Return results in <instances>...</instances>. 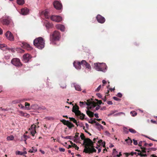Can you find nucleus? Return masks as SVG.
I'll return each mask as SVG.
<instances>
[{"label": "nucleus", "mask_w": 157, "mask_h": 157, "mask_svg": "<svg viewBox=\"0 0 157 157\" xmlns=\"http://www.w3.org/2000/svg\"><path fill=\"white\" fill-rule=\"evenodd\" d=\"M80 137L82 140H84L83 144L85 145V148L83 151L84 152L90 154L96 152V150L94 146L93 141L89 138H85L84 134L83 133H81Z\"/></svg>", "instance_id": "nucleus-1"}, {"label": "nucleus", "mask_w": 157, "mask_h": 157, "mask_svg": "<svg viewBox=\"0 0 157 157\" xmlns=\"http://www.w3.org/2000/svg\"><path fill=\"white\" fill-rule=\"evenodd\" d=\"M45 41L44 39L39 37L36 38L33 41L34 45L37 48L41 49L45 46Z\"/></svg>", "instance_id": "nucleus-2"}, {"label": "nucleus", "mask_w": 157, "mask_h": 157, "mask_svg": "<svg viewBox=\"0 0 157 157\" xmlns=\"http://www.w3.org/2000/svg\"><path fill=\"white\" fill-rule=\"evenodd\" d=\"M60 38V33L58 31L55 30L50 35V39L51 42L53 43L55 41L59 40Z\"/></svg>", "instance_id": "nucleus-3"}, {"label": "nucleus", "mask_w": 157, "mask_h": 157, "mask_svg": "<svg viewBox=\"0 0 157 157\" xmlns=\"http://www.w3.org/2000/svg\"><path fill=\"white\" fill-rule=\"evenodd\" d=\"M94 68L98 71H103L106 69L107 66L105 63H94Z\"/></svg>", "instance_id": "nucleus-4"}, {"label": "nucleus", "mask_w": 157, "mask_h": 157, "mask_svg": "<svg viewBox=\"0 0 157 157\" xmlns=\"http://www.w3.org/2000/svg\"><path fill=\"white\" fill-rule=\"evenodd\" d=\"M11 63L16 67H20L22 65V64L20 62L19 59L17 58L13 59L11 61Z\"/></svg>", "instance_id": "nucleus-5"}, {"label": "nucleus", "mask_w": 157, "mask_h": 157, "mask_svg": "<svg viewBox=\"0 0 157 157\" xmlns=\"http://www.w3.org/2000/svg\"><path fill=\"white\" fill-rule=\"evenodd\" d=\"M50 19L52 21L58 22L61 21L62 20V18L61 17L57 15H52Z\"/></svg>", "instance_id": "nucleus-6"}, {"label": "nucleus", "mask_w": 157, "mask_h": 157, "mask_svg": "<svg viewBox=\"0 0 157 157\" xmlns=\"http://www.w3.org/2000/svg\"><path fill=\"white\" fill-rule=\"evenodd\" d=\"M54 7L57 10H60L62 7V4L59 1H56L53 2Z\"/></svg>", "instance_id": "nucleus-7"}, {"label": "nucleus", "mask_w": 157, "mask_h": 157, "mask_svg": "<svg viewBox=\"0 0 157 157\" xmlns=\"http://www.w3.org/2000/svg\"><path fill=\"white\" fill-rule=\"evenodd\" d=\"M79 107L76 105L74 106L72 108V111L75 113V115L80 114V111L79 110Z\"/></svg>", "instance_id": "nucleus-8"}, {"label": "nucleus", "mask_w": 157, "mask_h": 157, "mask_svg": "<svg viewBox=\"0 0 157 157\" xmlns=\"http://www.w3.org/2000/svg\"><path fill=\"white\" fill-rule=\"evenodd\" d=\"M5 36L8 40L10 41L13 40L14 37L12 34L9 31H7L5 33Z\"/></svg>", "instance_id": "nucleus-9"}, {"label": "nucleus", "mask_w": 157, "mask_h": 157, "mask_svg": "<svg viewBox=\"0 0 157 157\" xmlns=\"http://www.w3.org/2000/svg\"><path fill=\"white\" fill-rule=\"evenodd\" d=\"M96 19L98 22L101 23H103L105 21V19L100 14H98L96 17Z\"/></svg>", "instance_id": "nucleus-10"}, {"label": "nucleus", "mask_w": 157, "mask_h": 157, "mask_svg": "<svg viewBox=\"0 0 157 157\" xmlns=\"http://www.w3.org/2000/svg\"><path fill=\"white\" fill-rule=\"evenodd\" d=\"M29 60V54L26 53L23 56L22 61L25 63H27Z\"/></svg>", "instance_id": "nucleus-11"}, {"label": "nucleus", "mask_w": 157, "mask_h": 157, "mask_svg": "<svg viewBox=\"0 0 157 157\" xmlns=\"http://www.w3.org/2000/svg\"><path fill=\"white\" fill-rule=\"evenodd\" d=\"M36 125L34 124L32 125L30 128V132L32 135L34 137L35 134L36 133Z\"/></svg>", "instance_id": "nucleus-12"}, {"label": "nucleus", "mask_w": 157, "mask_h": 157, "mask_svg": "<svg viewBox=\"0 0 157 157\" xmlns=\"http://www.w3.org/2000/svg\"><path fill=\"white\" fill-rule=\"evenodd\" d=\"M81 62L75 61L73 63L74 66L77 69H81Z\"/></svg>", "instance_id": "nucleus-13"}, {"label": "nucleus", "mask_w": 157, "mask_h": 157, "mask_svg": "<svg viewBox=\"0 0 157 157\" xmlns=\"http://www.w3.org/2000/svg\"><path fill=\"white\" fill-rule=\"evenodd\" d=\"M82 64V65H85L86 67V68H88L90 70H91V68L90 64L87 62L86 60H82L81 61Z\"/></svg>", "instance_id": "nucleus-14"}, {"label": "nucleus", "mask_w": 157, "mask_h": 157, "mask_svg": "<svg viewBox=\"0 0 157 157\" xmlns=\"http://www.w3.org/2000/svg\"><path fill=\"white\" fill-rule=\"evenodd\" d=\"M1 22L3 25H8L10 22V20L8 18L4 19L2 20Z\"/></svg>", "instance_id": "nucleus-15"}, {"label": "nucleus", "mask_w": 157, "mask_h": 157, "mask_svg": "<svg viewBox=\"0 0 157 157\" xmlns=\"http://www.w3.org/2000/svg\"><path fill=\"white\" fill-rule=\"evenodd\" d=\"M56 28L62 31H64L65 30L64 26L61 24H57L56 25Z\"/></svg>", "instance_id": "nucleus-16"}, {"label": "nucleus", "mask_w": 157, "mask_h": 157, "mask_svg": "<svg viewBox=\"0 0 157 157\" xmlns=\"http://www.w3.org/2000/svg\"><path fill=\"white\" fill-rule=\"evenodd\" d=\"M23 48L26 49L28 50H29V44L25 42H23L21 45Z\"/></svg>", "instance_id": "nucleus-17"}, {"label": "nucleus", "mask_w": 157, "mask_h": 157, "mask_svg": "<svg viewBox=\"0 0 157 157\" xmlns=\"http://www.w3.org/2000/svg\"><path fill=\"white\" fill-rule=\"evenodd\" d=\"M29 12V9L24 8L21 9V13L23 15H26Z\"/></svg>", "instance_id": "nucleus-18"}, {"label": "nucleus", "mask_w": 157, "mask_h": 157, "mask_svg": "<svg viewBox=\"0 0 157 157\" xmlns=\"http://www.w3.org/2000/svg\"><path fill=\"white\" fill-rule=\"evenodd\" d=\"M135 151L139 152L137 153V155H140L141 157H146L147 156L146 154H143L141 153V151L140 150L136 149Z\"/></svg>", "instance_id": "nucleus-19"}, {"label": "nucleus", "mask_w": 157, "mask_h": 157, "mask_svg": "<svg viewBox=\"0 0 157 157\" xmlns=\"http://www.w3.org/2000/svg\"><path fill=\"white\" fill-rule=\"evenodd\" d=\"M39 109V106L36 104H34L31 106L30 110H36Z\"/></svg>", "instance_id": "nucleus-20"}, {"label": "nucleus", "mask_w": 157, "mask_h": 157, "mask_svg": "<svg viewBox=\"0 0 157 157\" xmlns=\"http://www.w3.org/2000/svg\"><path fill=\"white\" fill-rule=\"evenodd\" d=\"M79 133L76 132L75 134V136L74 137H73L74 139V141L75 142H76L79 139V138L78 137Z\"/></svg>", "instance_id": "nucleus-21"}, {"label": "nucleus", "mask_w": 157, "mask_h": 157, "mask_svg": "<svg viewBox=\"0 0 157 157\" xmlns=\"http://www.w3.org/2000/svg\"><path fill=\"white\" fill-rule=\"evenodd\" d=\"M19 107H20V106H21V108H25V109H29V107H26V106H29V104L27 102H25V107H24L23 105L21 104H20V105H19Z\"/></svg>", "instance_id": "nucleus-22"}, {"label": "nucleus", "mask_w": 157, "mask_h": 157, "mask_svg": "<svg viewBox=\"0 0 157 157\" xmlns=\"http://www.w3.org/2000/svg\"><path fill=\"white\" fill-rule=\"evenodd\" d=\"M86 113L87 115L90 117H94V113L90 111H87Z\"/></svg>", "instance_id": "nucleus-23"}, {"label": "nucleus", "mask_w": 157, "mask_h": 157, "mask_svg": "<svg viewBox=\"0 0 157 157\" xmlns=\"http://www.w3.org/2000/svg\"><path fill=\"white\" fill-rule=\"evenodd\" d=\"M26 154L27 152L26 151L21 152L20 151H17L16 152V155H22L24 154Z\"/></svg>", "instance_id": "nucleus-24"}, {"label": "nucleus", "mask_w": 157, "mask_h": 157, "mask_svg": "<svg viewBox=\"0 0 157 157\" xmlns=\"http://www.w3.org/2000/svg\"><path fill=\"white\" fill-rule=\"evenodd\" d=\"M45 26L47 29L52 28L53 27V25L52 24L48 22L46 23L45 24Z\"/></svg>", "instance_id": "nucleus-25"}, {"label": "nucleus", "mask_w": 157, "mask_h": 157, "mask_svg": "<svg viewBox=\"0 0 157 157\" xmlns=\"http://www.w3.org/2000/svg\"><path fill=\"white\" fill-rule=\"evenodd\" d=\"M70 129L72 127H74V125L70 121H68V123L66 125Z\"/></svg>", "instance_id": "nucleus-26"}, {"label": "nucleus", "mask_w": 157, "mask_h": 157, "mask_svg": "<svg viewBox=\"0 0 157 157\" xmlns=\"http://www.w3.org/2000/svg\"><path fill=\"white\" fill-rule=\"evenodd\" d=\"M125 141L127 142L128 145H130L132 143V141L129 137H128V139L125 140Z\"/></svg>", "instance_id": "nucleus-27"}, {"label": "nucleus", "mask_w": 157, "mask_h": 157, "mask_svg": "<svg viewBox=\"0 0 157 157\" xmlns=\"http://www.w3.org/2000/svg\"><path fill=\"white\" fill-rule=\"evenodd\" d=\"M17 4L20 5H22L25 3L24 0H17Z\"/></svg>", "instance_id": "nucleus-28"}, {"label": "nucleus", "mask_w": 157, "mask_h": 157, "mask_svg": "<svg viewBox=\"0 0 157 157\" xmlns=\"http://www.w3.org/2000/svg\"><path fill=\"white\" fill-rule=\"evenodd\" d=\"M77 116H79L80 119L81 120H83L84 119V117H85V115L83 114V113H81L80 112V114H77L76 115Z\"/></svg>", "instance_id": "nucleus-29"}, {"label": "nucleus", "mask_w": 157, "mask_h": 157, "mask_svg": "<svg viewBox=\"0 0 157 157\" xmlns=\"http://www.w3.org/2000/svg\"><path fill=\"white\" fill-rule=\"evenodd\" d=\"M74 87H75V89L77 91H80L81 90L80 86L78 85H75Z\"/></svg>", "instance_id": "nucleus-30"}, {"label": "nucleus", "mask_w": 157, "mask_h": 157, "mask_svg": "<svg viewBox=\"0 0 157 157\" xmlns=\"http://www.w3.org/2000/svg\"><path fill=\"white\" fill-rule=\"evenodd\" d=\"M77 126H79L81 127H83V129L84 130H85V127L84 126V125L82 123H79L78 122H77V123L76 124Z\"/></svg>", "instance_id": "nucleus-31"}, {"label": "nucleus", "mask_w": 157, "mask_h": 157, "mask_svg": "<svg viewBox=\"0 0 157 157\" xmlns=\"http://www.w3.org/2000/svg\"><path fill=\"white\" fill-rule=\"evenodd\" d=\"M16 50L18 52H20L21 53L24 52V50L23 49H21L20 48H17L16 49Z\"/></svg>", "instance_id": "nucleus-32"}, {"label": "nucleus", "mask_w": 157, "mask_h": 157, "mask_svg": "<svg viewBox=\"0 0 157 157\" xmlns=\"http://www.w3.org/2000/svg\"><path fill=\"white\" fill-rule=\"evenodd\" d=\"M14 138V136L13 135H10V136L7 137V140H12Z\"/></svg>", "instance_id": "nucleus-33"}, {"label": "nucleus", "mask_w": 157, "mask_h": 157, "mask_svg": "<svg viewBox=\"0 0 157 157\" xmlns=\"http://www.w3.org/2000/svg\"><path fill=\"white\" fill-rule=\"evenodd\" d=\"M69 118L70 119V120L71 121H72L73 123H75L76 124L77 123V121L75 119V118L73 117H69Z\"/></svg>", "instance_id": "nucleus-34"}, {"label": "nucleus", "mask_w": 157, "mask_h": 157, "mask_svg": "<svg viewBox=\"0 0 157 157\" xmlns=\"http://www.w3.org/2000/svg\"><path fill=\"white\" fill-rule=\"evenodd\" d=\"M37 151V149L36 148L32 147V149H30V153H33L36 152Z\"/></svg>", "instance_id": "nucleus-35"}, {"label": "nucleus", "mask_w": 157, "mask_h": 157, "mask_svg": "<svg viewBox=\"0 0 157 157\" xmlns=\"http://www.w3.org/2000/svg\"><path fill=\"white\" fill-rule=\"evenodd\" d=\"M19 113L21 114V115L23 116L26 117L28 115L25 113H24L22 111H20Z\"/></svg>", "instance_id": "nucleus-36"}, {"label": "nucleus", "mask_w": 157, "mask_h": 157, "mask_svg": "<svg viewBox=\"0 0 157 157\" xmlns=\"http://www.w3.org/2000/svg\"><path fill=\"white\" fill-rule=\"evenodd\" d=\"M61 121L65 125H67V124L68 123L69 121H66L64 119H63Z\"/></svg>", "instance_id": "nucleus-37"}, {"label": "nucleus", "mask_w": 157, "mask_h": 157, "mask_svg": "<svg viewBox=\"0 0 157 157\" xmlns=\"http://www.w3.org/2000/svg\"><path fill=\"white\" fill-rule=\"evenodd\" d=\"M62 137L65 139H68L70 140L73 139L72 137L69 136H67L66 137L62 136Z\"/></svg>", "instance_id": "nucleus-38"}, {"label": "nucleus", "mask_w": 157, "mask_h": 157, "mask_svg": "<svg viewBox=\"0 0 157 157\" xmlns=\"http://www.w3.org/2000/svg\"><path fill=\"white\" fill-rule=\"evenodd\" d=\"M60 86L62 88H66V83H64V82H61V83L60 84Z\"/></svg>", "instance_id": "nucleus-39"}, {"label": "nucleus", "mask_w": 157, "mask_h": 157, "mask_svg": "<svg viewBox=\"0 0 157 157\" xmlns=\"http://www.w3.org/2000/svg\"><path fill=\"white\" fill-rule=\"evenodd\" d=\"M129 131L132 133H136V132L135 130L132 128H129Z\"/></svg>", "instance_id": "nucleus-40"}, {"label": "nucleus", "mask_w": 157, "mask_h": 157, "mask_svg": "<svg viewBox=\"0 0 157 157\" xmlns=\"http://www.w3.org/2000/svg\"><path fill=\"white\" fill-rule=\"evenodd\" d=\"M20 101L19 100H15L12 101V103L13 104H17L19 103L20 102Z\"/></svg>", "instance_id": "nucleus-41"}, {"label": "nucleus", "mask_w": 157, "mask_h": 157, "mask_svg": "<svg viewBox=\"0 0 157 157\" xmlns=\"http://www.w3.org/2000/svg\"><path fill=\"white\" fill-rule=\"evenodd\" d=\"M130 113L132 114V116L133 117H134L136 116L137 114V113L136 112H135V111H131L130 112Z\"/></svg>", "instance_id": "nucleus-42"}, {"label": "nucleus", "mask_w": 157, "mask_h": 157, "mask_svg": "<svg viewBox=\"0 0 157 157\" xmlns=\"http://www.w3.org/2000/svg\"><path fill=\"white\" fill-rule=\"evenodd\" d=\"M141 148L142 149L141 152L143 153H145L146 152L147 149L145 147H141Z\"/></svg>", "instance_id": "nucleus-43"}, {"label": "nucleus", "mask_w": 157, "mask_h": 157, "mask_svg": "<svg viewBox=\"0 0 157 157\" xmlns=\"http://www.w3.org/2000/svg\"><path fill=\"white\" fill-rule=\"evenodd\" d=\"M97 128L99 130H101V129H103V126L101 125V124L99 126H98V127H97Z\"/></svg>", "instance_id": "nucleus-44"}, {"label": "nucleus", "mask_w": 157, "mask_h": 157, "mask_svg": "<svg viewBox=\"0 0 157 157\" xmlns=\"http://www.w3.org/2000/svg\"><path fill=\"white\" fill-rule=\"evenodd\" d=\"M124 113L123 112H120L117 113H116L114 115L115 116H120L121 114H124Z\"/></svg>", "instance_id": "nucleus-45"}, {"label": "nucleus", "mask_w": 157, "mask_h": 157, "mask_svg": "<svg viewBox=\"0 0 157 157\" xmlns=\"http://www.w3.org/2000/svg\"><path fill=\"white\" fill-rule=\"evenodd\" d=\"M6 48L8 50H10L12 52H15L14 49L12 48Z\"/></svg>", "instance_id": "nucleus-46"}, {"label": "nucleus", "mask_w": 157, "mask_h": 157, "mask_svg": "<svg viewBox=\"0 0 157 157\" xmlns=\"http://www.w3.org/2000/svg\"><path fill=\"white\" fill-rule=\"evenodd\" d=\"M79 103H80V104H79L80 106L81 107H82L83 106V105L86 104V101H84V102L80 101Z\"/></svg>", "instance_id": "nucleus-47"}, {"label": "nucleus", "mask_w": 157, "mask_h": 157, "mask_svg": "<svg viewBox=\"0 0 157 157\" xmlns=\"http://www.w3.org/2000/svg\"><path fill=\"white\" fill-rule=\"evenodd\" d=\"M44 15L46 18L48 19L49 18V16L48 14V12L47 11H45L44 13Z\"/></svg>", "instance_id": "nucleus-48"}, {"label": "nucleus", "mask_w": 157, "mask_h": 157, "mask_svg": "<svg viewBox=\"0 0 157 157\" xmlns=\"http://www.w3.org/2000/svg\"><path fill=\"white\" fill-rule=\"evenodd\" d=\"M92 103L91 102L89 101L88 100H87V102H86V104L87 106H90Z\"/></svg>", "instance_id": "nucleus-49"}, {"label": "nucleus", "mask_w": 157, "mask_h": 157, "mask_svg": "<svg viewBox=\"0 0 157 157\" xmlns=\"http://www.w3.org/2000/svg\"><path fill=\"white\" fill-rule=\"evenodd\" d=\"M27 137L28 138V137L27 136H26L25 135H24L23 136H22L21 137V139H22L23 138H24L25 139L24 140L25 141L26 139L27 138Z\"/></svg>", "instance_id": "nucleus-50"}, {"label": "nucleus", "mask_w": 157, "mask_h": 157, "mask_svg": "<svg viewBox=\"0 0 157 157\" xmlns=\"http://www.w3.org/2000/svg\"><path fill=\"white\" fill-rule=\"evenodd\" d=\"M91 121H89L88 122L89 123H90L91 124H93L94 123H96V121L94 120H90Z\"/></svg>", "instance_id": "nucleus-51"}, {"label": "nucleus", "mask_w": 157, "mask_h": 157, "mask_svg": "<svg viewBox=\"0 0 157 157\" xmlns=\"http://www.w3.org/2000/svg\"><path fill=\"white\" fill-rule=\"evenodd\" d=\"M113 98L116 101H120L121 100V99L118 98L116 97H114Z\"/></svg>", "instance_id": "nucleus-52"}, {"label": "nucleus", "mask_w": 157, "mask_h": 157, "mask_svg": "<svg viewBox=\"0 0 157 157\" xmlns=\"http://www.w3.org/2000/svg\"><path fill=\"white\" fill-rule=\"evenodd\" d=\"M118 153V152L117 151H116V149H113V155H114V154H117Z\"/></svg>", "instance_id": "nucleus-53"}, {"label": "nucleus", "mask_w": 157, "mask_h": 157, "mask_svg": "<svg viewBox=\"0 0 157 157\" xmlns=\"http://www.w3.org/2000/svg\"><path fill=\"white\" fill-rule=\"evenodd\" d=\"M117 96L119 98H121L122 97V95L121 93H118L117 94Z\"/></svg>", "instance_id": "nucleus-54"}, {"label": "nucleus", "mask_w": 157, "mask_h": 157, "mask_svg": "<svg viewBox=\"0 0 157 157\" xmlns=\"http://www.w3.org/2000/svg\"><path fill=\"white\" fill-rule=\"evenodd\" d=\"M101 85L99 86L96 89V90H95V91H97V92L99 91L101 89Z\"/></svg>", "instance_id": "nucleus-55"}, {"label": "nucleus", "mask_w": 157, "mask_h": 157, "mask_svg": "<svg viewBox=\"0 0 157 157\" xmlns=\"http://www.w3.org/2000/svg\"><path fill=\"white\" fill-rule=\"evenodd\" d=\"M59 150L60 151L62 152H64L65 151V149L62 148H59Z\"/></svg>", "instance_id": "nucleus-56"}, {"label": "nucleus", "mask_w": 157, "mask_h": 157, "mask_svg": "<svg viewBox=\"0 0 157 157\" xmlns=\"http://www.w3.org/2000/svg\"><path fill=\"white\" fill-rule=\"evenodd\" d=\"M117 112V110H114V111H112L109 115H112V114H114V113H115Z\"/></svg>", "instance_id": "nucleus-57"}, {"label": "nucleus", "mask_w": 157, "mask_h": 157, "mask_svg": "<svg viewBox=\"0 0 157 157\" xmlns=\"http://www.w3.org/2000/svg\"><path fill=\"white\" fill-rule=\"evenodd\" d=\"M133 144L135 145H137L138 144L137 141L134 139H133Z\"/></svg>", "instance_id": "nucleus-58"}, {"label": "nucleus", "mask_w": 157, "mask_h": 157, "mask_svg": "<svg viewBox=\"0 0 157 157\" xmlns=\"http://www.w3.org/2000/svg\"><path fill=\"white\" fill-rule=\"evenodd\" d=\"M98 143L99 144H100V145H101V144H103V141L102 140H100L98 141Z\"/></svg>", "instance_id": "nucleus-59"}, {"label": "nucleus", "mask_w": 157, "mask_h": 157, "mask_svg": "<svg viewBox=\"0 0 157 157\" xmlns=\"http://www.w3.org/2000/svg\"><path fill=\"white\" fill-rule=\"evenodd\" d=\"M96 101H97V103L98 104L101 105L102 103V101L101 100H96Z\"/></svg>", "instance_id": "nucleus-60"}, {"label": "nucleus", "mask_w": 157, "mask_h": 157, "mask_svg": "<svg viewBox=\"0 0 157 157\" xmlns=\"http://www.w3.org/2000/svg\"><path fill=\"white\" fill-rule=\"evenodd\" d=\"M137 154V153L136 152H132L130 153V155H136Z\"/></svg>", "instance_id": "nucleus-61"}, {"label": "nucleus", "mask_w": 157, "mask_h": 157, "mask_svg": "<svg viewBox=\"0 0 157 157\" xmlns=\"http://www.w3.org/2000/svg\"><path fill=\"white\" fill-rule=\"evenodd\" d=\"M10 58V56H5V58L6 59H8Z\"/></svg>", "instance_id": "nucleus-62"}, {"label": "nucleus", "mask_w": 157, "mask_h": 157, "mask_svg": "<svg viewBox=\"0 0 157 157\" xmlns=\"http://www.w3.org/2000/svg\"><path fill=\"white\" fill-rule=\"evenodd\" d=\"M97 95L98 96V97L100 98H101L102 96L101 94L99 93L97 94Z\"/></svg>", "instance_id": "nucleus-63"}, {"label": "nucleus", "mask_w": 157, "mask_h": 157, "mask_svg": "<svg viewBox=\"0 0 157 157\" xmlns=\"http://www.w3.org/2000/svg\"><path fill=\"white\" fill-rule=\"evenodd\" d=\"M4 47H5V44H0V48H4Z\"/></svg>", "instance_id": "nucleus-64"}]
</instances>
